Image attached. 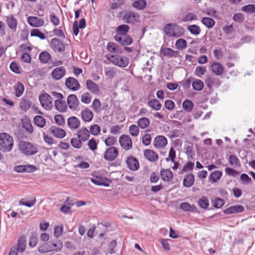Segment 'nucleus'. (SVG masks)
Here are the masks:
<instances>
[{
	"label": "nucleus",
	"mask_w": 255,
	"mask_h": 255,
	"mask_svg": "<svg viewBox=\"0 0 255 255\" xmlns=\"http://www.w3.org/2000/svg\"><path fill=\"white\" fill-rule=\"evenodd\" d=\"M164 32L170 37H179L183 35L184 28L175 23H168L163 28Z\"/></svg>",
	"instance_id": "obj_1"
},
{
	"label": "nucleus",
	"mask_w": 255,
	"mask_h": 255,
	"mask_svg": "<svg viewBox=\"0 0 255 255\" xmlns=\"http://www.w3.org/2000/svg\"><path fill=\"white\" fill-rule=\"evenodd\" d=\"M13 145L12 137L7 133H0V150L3 152L10 151Z\"/></svg>",
	"instance_id": "obj_2"
},
{
	"label": "nucleus",
	"mask_w": 255,
	"mask_h": 255,
	"mask_svg": "<svg viewBox=\"0 0 255 255\" xmlns=\"http://www.w3.org/2000/svg\"><path fill=\"white\" fill-rule=\"evenodd\" d=\"M18 147L19 151L26 155H33L38 152L37 147L28 141H20Z\"/></svg>",
	"instance_id": "obj_3"
},
{
	"label": "nucleus",
	"mask_w": 255,
	"mask_h": 255,
	"mask_svg": "<svg viewBox=\"0 0 255 255\" xmlns=\"http://www.w3.org/2000/svg\"><path fill=\"white\" fill-rule=\"evenodd\" d=\"M105 57L113 64L120 67H126L129 64L128 58L126 56H122L116 54H107Z\"/></svg>",
	"instance_id": "obj_4"
},
{
	"label": "nucleus",
	"mask_w": 255,
	"mask_h": 255,
	"mask_svg": "<svg viewBox=\"0 0 255 255\" xmlns=\"http://www.w3.org/2000/svg\"><path fill=\"white\" fill-rule=\"evenodd\" d=\"M39 102L41 106L46 110H51L53 108V99L46 93H42L39 96Z\"/></svg>",
	"instance_id": "obj_5"
},
{
	"label": "nucleus",
	"mask_w": 255,
	"mask_h": 255,
	"mask_svg": "<svg viewBox=\"0 0 255 255\" xmlns=\"http://www.w3.org/2000/svg\"><path fill=\"white\" fill-rule=\"evenodd\" d=\"M119 142L122 148L125 150H130L132 147V141L128 135H122L120 137Z\"/></svg>",
	"instance_id": "obj_6"
},
{
	"label": "nucleus",
	"mask_w": 255,
	"mask_h": 255,
	"mask_svg": "<svg viewBox=\"0 0 255 255\" xmlns=\"http://www.w3.org/2000/svg\"><path fill=\"white\" fill-rule=\"evenodd\" d=\"M118 154V148L115 146H112L106 150L104 158L106 160L111 161L116 159Z\"/></svg>",
	"instance_id": "obj_7"
},
{
	"label": "nucleus",
	"mask_w": 255,
	"mask_h": 255,
	"mask_svg": "<svg viewBox=\"0 0 255 255\" xmlns=\"http://www.w3.org/2000/svg\"><path fill=\"white\" fill-rule=\"evenodd\" d=\"M36 170V166L30 164L17 165L13 168V170L17 173H31L35 171Z\"/></svg>",
	"instance_id": "obj_8"
},
{
	"label": "nucleus",
	"mask_w": 255,
	"mask_h": 255,
	"mask_svg": "<svg viewBox=\"0 0 255 255\" xmlns=\"http://www.w3.org/2000/svg\"><path fill=\"white\" fill-rule=\"evenodd\" d=\"M65 85L70 90L76 91L80 89V84L77 79L70 77L65 80Z\"/></svg>",
	"instance_id": "obj_9"
},
{
	"label": "nucleus",
	"mask_w": 255,
	"mask_h": 255,
	"mask_svg": "<svg viewBox=\"0 0 255 255\" xmlns=\"http://www.w3.org/2000/svg\"><path fill=\"white\" fill-rule=\"evenodd\" d=\"M66 70L63 67H59L55 68L51 74V77L54 80L61 79L66 74Z\"/></svg>",
	"instance_id": "obj_10"
},
{
	"label": "nucleus",
	"mask_w": 255,
	"mask_h": 255,
	"mask_svg": "<svg viewBox=\"0 0 255 255\" xmlns=\"http://www.w3.org/2000/svg\"><path fill=\"white\" fill-rule=\"evenodd\" d=\"M139 15L134 12L128 11L126 12L123 17V20L128 23H134L139 18Z\"/></svg>",
	"instance_id": "obj_11"
},
{
	"label": "nucleus",
	"mask_w": 255,
	"mask_h": 255,
	"mask_svg": "<svg viewBox=\"0 0 255 255\" xmlns=\"http://www.w3.org/2000/svg\"><path fill=\"white\" fill-rule=\"evenodd\" d=\"M27 21L30 26L35 27L42 26L45 23V21L43 19L33 16H29L27 18Z\"/></svg>",
	"instance_id": "obj_12"
},
{
	"label": "nucleus",
	"mask_w": 255,
	"mask_h": 255,
	"mask_svg": "<svg viewBox=\"0 0 255 255\" xmlns=\"http://www.w3.org/2000/svg\"><path fill=\"white\" fill-rule=\"evenodd\" d=\"M167 144V139L163 135L156 136L153 141V145L156 148H162L165 147Z\"/></svg>",
	"instance_id": "obj_13"
},
{
	"label": "nucleus",
	"mask_w": 255,
	"mask_h": 255,
	"mask_svg": "<svg viewBox=\"0 0 255 255\" xmlns=\"http://www.w3.org/2000/svg\"><path fill=\"white\" fill-rule=\"evenodd\" d=\"M51 47L55 51L57 52H62L65 50V46L62 42L57 38L51 39Z\"/></svg>",
	"instance_id": "obj_14"
},
{
	"label": "nucleus",
	"mask_w": 255,
	"mask_h": 255,
	"mask_svg": "<svg viewBox=\"0 0 255 255\" xmlns=\"http://www.w3.org/2000/svg\"><path fill=\"white\" fill-rule=\"evenodd\" d=\"M128 167L132 171H136L139 168L138 160L132 156H128L126 160Z\"/></svg>",
	"instance_id": "obj_15"
},
{
	"label": "nucleus",
	"mask_w": 255,
	"mask_h": 255,
	"mask_svg": "<svg viewBox=\"0 0 255 255\" xmlns=\"http://www.w3.org/2000/svg\"><path fill=\"white\" fill-rule=\"evenodd\" d=\"M86 85L87 89L91 93L98 95L100 93V87L95 82L91 80H87L86 81Z\"/></svg>",
	"instance_id": "obj_16"
},
{
	"label": "nucleus",
	"mask_w": 255,
	"mask_h": 255,
	"mask_svg": "<svg viewBox=\"0 0 255 255\" xmlns=\"http://www.w3.org/2000/svg\"><path fill=\"white\" fill-rule=\"evenodd\" d=\"M6 22L10 29L16 31L17 26V20L13 14L5 16Z\"/></svg>",
	"instance_id": "obj_17"
},
{
	"label": "nucleus",
	"mask_w": 255,
	"mask_h": 255,
	"mask_svg": "<svg viewBox=\"0 0 255 255\" xmlns=\"http://www.w3.org/2000/svg\"><path fill=\"white\" fill-rule=\"evenodd\" d=\"M79 101L75 95H70L67 98V104L69 108L73 110H76L78 106Z\"/></svg>",
	"instance_id": "obj_18"
},
{
	"label": "nucleus",
	"mask_w": 255,
	"mask_h": 255,
	"mask_svg": "<svg viewBox=\"0 0 255 255\" xmlns=\"http://www.w3.org/2000/svg\"><path fill=\"white\" fill-rule=\"evenodd\" d=\"M244 210V207L241 205H234L231 206L223 211L225 214H233L235 213H241Z\"/></svg>",
	"instance_id": "obj_19"
},
{
	"label": "nucleus",
	"mask_w": 255,
	"mask_h": 255,
	"mask_svg": "<svg viewBox=\"0 0 255 255\" xmlns=\"http://www.w3.org/2000/svg\"><path fill=\"white\" fill-rule=\"evenodd\" d=\"M143 154L146 159L150 162H156L158 159L157 154L151 149H145Z\"/></svg>",
	"instance_id": "obj_20"
},
{
	"label": "nucleus",
	"mask_w": 255,
	"mask_h": 255,
	"mask_svg": "<svg viewBox=\"0 0 255 255\" xmlns=\"http://www.w3.org/2000/svg\"><path fill=\"white\" fill-rule=\"evenodd\" d=\"M114 39L116 41L124 45H129L132 43V39L128 35L119 37L118 36H115Z\"/></svg>",
	"instance_id": "obj_21"
},
{
	"label": "nucleus",
	"mask_w": 255,
	"mask_h": 255,
	"mask_svg": "<svg viewBox=\"0 0 255 255\" xmlns=\"http://www.w3.org/2000/svg\"><path fill=\"white\" fill-rule=\"evenodd\" d=\"M78 138L82 141H87L90 137L89 130L86 128H82L77 132Z\"/></svg>",
	"instance_id": "obj_22"
},
{
	"label": "nucleus",
	"mask_w": 255,
	"mask_h": 255,
	"mask_svg": "<svg viewBox=\"0 0 255 255\" xmlns=\"http://www.w3.org/2000/svg\"><path fill=\"white\" fill-rule=\"evenodd\" d=\"M129 29V27L127 24L120 25L115 29V32L116 33L115 36H118L119 37L127 35Z\"/></svg>",
	"instance_id": "obj_23"
},
{
	"label": "nucleus",
	"mask_w": 255,
	"mask_h": 255,
	"mask_svg": "<svg viewBox=\"0 0 255 255\" xmlns=\"http://www.w3.org/2000/svg\"><path fill=\"white\" fill-rule=\"evenodd\" d=\"M67 124L68 127L71 129L78 128L80 125L79 120L75 117H71L68 119Z\"/></svg>",
	"instance_id": "obj_24"
},
{
	"label": "nucleus",
	"mask_w": 255,
	"mask_h": 255,
	"mask_svg": "<svg viewBox=\"0 0 255 255\" xmlns=\"http://www.w3.org/2000/svg\"><path fill=\"white\" fill-rule=\"evenodd\" d=\"M51 133L55 137L58 138H62L64 137L66 134V131L64 129L53 126L51 127Z\"/></svg>",
	"instance_id": "obj_25"
},
{
	"label": "nucleus",
	"mask_w": 255,
	"mask_h": 255,
	"mask_svg": "<svg viewBox=\"0 0 255 255\" xmlns=\"http://www.w3.org/2000/svg\"><path fill=\"white\" fill-rule=\"evenodd\" d=\"M93 117V113L88 108L85 109L81 112L82 119L85 122H91L92 120Z\"/></svg>",
	"instance_id": "obj_26"
},
{
	"label": "nucleus",
	"mask_w": 255,
	"mask_h": 255,
	"mask_svg": "<svg viewBox=\"0 0 255 255\" xmlns=\"http://www.w3.org/2000/svg\"><path fill=\"white\" fill-rule=\"evenodd\" d=\"M26 237L25 236H22L19 238L17 241V247L15 249L19 253H23L26 248Z\"/></svg>",
	"instance_id": "obj_27"
},
{
	"label": "nucleus",
	"mask_w": 255,
	"mask_h": 255,
	"mask_svg": "<svg viewBox=\"0 0 255 255\" xmlns=\"http://www.w3.org/2000/svg\"><path fill=\"white\" fill-rule=\"evenodd\" d=\"M212 72L217 75H221L224 72L222 65L218 62H214L211 66Z\"/></svg>",
	"instance_id": "obj_28"
},
{
	"label": "nucleus",
	"mask_w": 255,
	"mask_h": 255,
	"mask_svg": "<svg viewBox=\"0 0 255 255\" xmlns=\"http://www.w3.org/2000/svg\"><path fill=\"white\" fill-rule=\"evenodd\" d=\"M194 176L192 173H189L186 175L184 178L183 184L185 187H191L194 182Z\"/></svg>",
	"instance_id": "obj_29"
},
{
	"label": "nucleus",
	"mask_w": 255,
	"mask_h": 255,
	"mask_svg": "<svg viewBox=\"0 0 255 255\" xmlns=\"http://www.w3.org/2000/svg\"><path fill=\"white\" fill-rule=\"evenodd\" d=\"M160 176L163 180L168 182L172 179L173 174L172 171L169 169H163L160 171Z\"/></svg>",
	"instance_id": "obj_30"
},
{
	"label": "nucleus",
	"mask_w": 255,
	"mask_h": 255,
	"mask_svg": "<svg viewBox=\"0 0 255 255\" xmlns=\"http://www.w3.org/2000/svg\"><path fill=\"white\" fill-rule=\"evenodd\" d=\"M24 86L21 82H17L13 86L14 90V95L15 97L19 98L22 96L24 91Z\"/></svg>",
	"instance_id": "obj_31"
},
{
	"label": "nucleus",
	"mask_w": 255,
	"mask_h": 255,
	"mask_svg": "<svg viewBox=\"0 0 255 255\" xmlns=\"http://www.w3.org/2000/svg\"><path fill=\"white\" fill-rule=\"evenodd\" d=\"M160 52L165 56L168 57H177L178 52L174 51L170 48H163L160 50Z\"/></svg>",
	"instance_id": "obj_32"
},
{
	"label": "nucleus",
	"mask_w": 255,
	"mask_h": 255,
	"mask_svg": "<svg viewBox=\"0 0 255 255\" xmlns=\"http://www.w3.org/2000/svg\"><path fill=\"white\" fill-rule=\"evenodd\" d=\"M107 49L110 52L121 54L122 50L115 42H109L107 46Z\"/></svg>",
	"instance_id": "obj_33"
},
{
	"label": "nucleus",
	"mask_w": 255,
	"mask_h": 255,
	"mask_svg": "<svg viewBox=\"0 0 255 255\" xmlns=\"http://www.w3.org/2000/svg\"><path fill=\"white\" fill-rule=\"evenodd\" d=\"M205 84L208 87L211 88L212 86L218 87L220 82L218 78L209 77L206 78Z\"/></svg>",
	"instance_id": "obj_34"
},
{
	"label": "nucleus",
	"mask_w": 255,
	"mask_h": 255,
	"mask_svg": "<svg viewBox=\"0 0 255 255\" xmlns=\"http://www.w3.org/2000/svg\"><path fill=\"white\" fill-rule=\"evenodd\" d=\"M223 174V172L220 170H216L212 172L210 176L209 180L212 183H215L219 181Z\"/></svg>",
	"instance_id": "obj_35"
},
{
	"label": "nucleus",
	"mask_w": 255,
	"mask_h": 255,
	"mask_svg": "<svg viewBox=\"0 0 255 255\" xmlns=\"http://www.w3.org/2000/svg\"><path fill=\"white\" fill-rule=\"evenodd\" d=\"M131 5L137 9L142 10L146 6V0H134Z\"/></svg>",
	"instance_id": "obj_36"
},
{
	"label": "nucleus",
	"mask_w": 255,
	"mask_h": 255,
	"mask_svg": "<svg viewBox=\"0 0 255 255\" xmlns=\"http://www.w3.org/2000/svg\"><path fill=\"white\" fill-rule=\"evenodd\" d=\"M198 204L202 209H208L209 206V201L208 198L206 196H202L198 200Z\"/></svg>",
	"instance_id": "obj_37"
},
{
	"label": "nucleus",
	"mask_w": 255,
	"mask_h": 255,
	"mask_svg": "<svg viewBox=\"0 0 255 255\" xmlns=\"http://www.w3.org/2000/svg\"><path fill=\"white\" fill-rule=\"evenodd\" d=\"M137 123L138 127L141 129H145L149 126L150 121L147 118L143 117L138 119Z\"/></svg>",
	"instance_id": "obj_38"
},
{
	"label": "nucleus",
	"mask_w": 255,
	"mask_h": 255,
	"mask_svg": "<svg viewBox=\"0 0 255 255\" xmlns=\"http://www.w3.org/2000/svg\"><path fill=\"white\" fill-rule=\"evenodd\" d=\"M38 251L41 254H44L52 252V249L50 247V243H46L39 246Z\"/></svg>",
	"instance_id": "obj_39"
},
{
	"label": "nucleus",
	"mask_w": 255,
	"mask_h": 255,
	"mask_svg": "<svg viewBox=\"0 0 255 255\" xmlns=\"http://www.w3.org/2000/svg\"><path fill=\"white\" fill-rule=\"evenodd\" d=\"M105 74L109 79H112L117 73L118 70L115 68L107 67L105 69Z\"/></svg>",
	"instance_id": "obj_40"
},
{
	"label": "nucleus",
	"mask_w": 255,
	"mask_h": 255,
	"mask_svg": "<svg viewBox=\"0 0 255 255\" xmlns=\"http://www.w3.org/2000/svg\"><path fill=\"white\" fill-rule=\"evenodd\" d=\"M147 105L152 109L158 111L159 110L161 107V104L158 100L156 99H151L147 103Z\"/></svg>",
	"instance_id": "obj_41"
},
{
	"label": "nucleus",
	"mask_w": 255,
	"mask_h": 255,
	"mask_svg": "<svg viewBox=\"0 0 255 255\" xmlns=\"http://www.w3.org/2000/svg\"><path fill=\"white\" fill-rule=\"evenodd\" d=\"M241 10L248 14H252L255 12V4H248L242 6Z\"/></svg>",
	"instance_id": "obj_42"
},
{
	"label": "nucleus",
	"mask_w": 255,
	"mask_h": 255,
	"mask_svg": "<svg viewBox=\"0 0 255 255\" xmlns=\"http://www.w3.org/2000/svg\"><path fill=\"white\" fill-rule=\"evenodd\" d=\"M34 124L39 128H43L46 125L45 119L41 116H36L34 118Z\"/></svg>",
	"instance_id": "obj_43"
},
{
	"label": "nucleus",
	"mask_w": 255,
	"mask_h": 255,
	"mask_svg": "<svg viewBox=\"0 0 255 255\" xmlns=\"http://www.w3.org/2000/svg\"><path fill=\"white\" fill-rule=\"evenodd\" d=\"M201 22L206 27L208 28L213 27L215 24V20L213 19L208 17H205L202 18Z\"/></svg>",
	"instance_id": "obj_44"
},
{
	"label": "nucleus",
	"mask_w": 255,
	"mask_h": 255,
	"mask_svg": "<svg viewBox=\"0 0 255 255\" xmlns=\"http://www.w3.org/2000/svg\"><path fill=\"white\" fill-rule=\"evenodd\" d=\"M228 161L230 164L234 167H237L240 166V161L235 155H230L228 158Z\"/></svg>",
	"instance_id": "obj_45"
},
{
	"label": "nucleus",
	"mask_w": 255,
	"mask_h": 255,
	"mask_svg": "<svg viewBox=\"0 0 255 255\" xmlns=\"http://www.w3.org/2000/svg\"><path fill=\"white\" fill-rule=\"evenodd\" d=\"M51 58V55L47 51H43L39 55V59L43 63H47Z\"/></svg>",
	"instance_id": "obj_46"
},
{
	"label": "nucleus",
	"mask_w": 255,
	"mask_h": 255,
	"mask_svg": "<svg viewBox=\"0 0 255 255\" xmlns=\"http://www.w3.org/2000/svg\"><path fill=\"white\" fill-rule=\"evenodd\" d=\"M180 208L185 211L194 212L196 210V207L194 205H190L188 202H183L180 205Z\"/></svg>",
	"instance_id": "obj_47"
},
{
	"label": "nucleus",
	"mask_w": 255,
	"mask_h": 255,
	"mask_svg": "<svg viewBox=\"0 0 255 255\" xmlns=\"http://www.w3.org/2000/svg\"><path fill=\"white\" fill-rule=\"evenodd\" d=\"M194 104L192 101L189 100H185L182 103V107L183 110L187 112L192 111Z\"/></svg>",
	"instance_id": "obj_48"
},
{
	"label": "nucleus",
	"mask_w": 255,
	"mask_h": 255,
	"mask_svg": "<svg viewBox=\"0 0 255 255\" xmlns=\"http://www.w3.org/2000/svg\"><path fill=\"white\" fill-rule=\"evenodd\" d=\"M192 87L195 91H201L204 87V83L201 80L196 79L192 82Z\"/></svg>",
	"instance_id": "obj_49"
},
{
	"label": "nucleus",
	"mask_w": 255,
	"mask_h": 255,
	"mask_svg": "<svg viewBox=\"0 0 255 255\" xmlns=\"http://www.w3.org/2000/svg\"><path fill=\"white\" fill-rule=\"evenodd\" d=\"M187 29L190 32L195 35H199L201 32V29L199 26L196 24L190 25L187 26Z\"/></svg>",
	"instance_id": "obj_50"
},
{
	"label": "nucleus",
	"mask_w": 255,
	"mask_h": 255,
	"mask_svg": "<svg viewBox=\"0 0 255 255\" xmlns=\"http://www.w3.org/2000/svg\"><path fill=\"white\" fill-rule=\"evenodd\" d=\"M31 102L27 99H23L20 103V108L23 111H26L29 110Z\"/></svg>",
	"instance_id": "obj_51"
},
{
	"label": "nucleus",
	"mask_w": 255,
	"mask_h": 255,
	"mask_svg": "<svg viewBox=\"0 0 255 255\" xmlns=\"http://www.w3.org/2000/svg\"><path fill=\"white\" fill-rule=\"evenodd\" d=\"M175 47L178 50H183L187 47V42L185 39H179L175 43Z\"/></svg>",
	"instance_id": "obj_52"
},
{
	"label": "nucleus",
	"mask_w": 255,
	"mask_h": 255,
	"mask_svg": "<svg viewBox=\"0 0 255 255\" xmlns=\"http://www.w3.org/2000/svg\"><path fill=\"white\" fill-rule=\"evenodd\" d=\"M55 108L60 112H64L66 110V105L64 102H63L61 100L55 101Z\"/></svg>",
	"instance_id": "obj_53"
},
{
	"label": "nucleus",
	"mask_w": 255,
	"mask_h": 255,
	"mask_svg": "<svg viewBox=\"0 0 255 255\" xmlns=\"http://www.w3.org/2000/svg\"><path fill=\"white\" fill-rule=\"evenodd\" d=\"M82 141L77 138H72L70 140V142L72 146L77 149H80L82 146Z\"/></svg>",
	"instance_id": "obj_54"
},
{
	"label": "nucleus",
	"mask_w": 255,
	"mask_h": 255,
	"mask_svg": "<svg viewBox=\"0 0 255 255\" xmlns=\"http://www.w3.org/2000/svg\"><path fill=\"white\" fill-rule=\"evenodd\" d=\"M128 130L130 134L133 136H137L139 134V127L135 125L130 126Z\"/></svg>",
	"instance_id": "obj_55"
},
{
	"label": "nucleus",
	"mask_w": 255,
	"mask_h": 255,
	"mask_svg": "<svg viewBox=\"0 0 255 255\" xmlns=\"http://www.w3.org/2000/svg\"><path fill=\"white\" fill-rule=\"evenodd\" d=\"M30 35L31 36H36L39 37L41 39H45L46 37L44 33L41 32L38 29H34L31 30L30 32Z\"/></svg>",
	"instance_id": "obj_56"
},
{
	"label": "nucleus",
	"mask_w": 255,
	"mask_h": 255,
	"mask_svg": "<svg viewBox=\"0 0 255 255\" xmlns=\"http://www.w3.org/2000/svg\"><path fill=\"white\" fill-rule=\"evenodd\" d=\"M95 112H100L101 110V104L98 99H95L92 103V106Z\"/></svg>",
	"instance_id": "obj_57"
},
{
	"label": "nucleus",
	"mask_w": 255,
	"mask_h": 255,
	"mask_svg": "<svg viewBox=\"0 0 255 255\" xmlns=\"http://www.w3.org/2000/svg\"><path fill=\"white\" fill-rule=\"evenodd\" d=\"M117 243L116 240L111 241L108 246V251L110 254H114L115 253V249L117 247Z\"/></svg>",
	"instance_id": "obj_58"
},
{
	"label": "nucleus",
	"mask_w": 255,
	"mask_h": 255,
	"mask_svg": "<svg viewBox=\"0 0 255 255\" xmlns=\"http://www.w3.org/2000/svg\"><path fill=\"white\" fill-rule=\"evenodd\" d=\"M63 227L62 225L56 226L54 230V236L56 238H59L63 234Z\"/></svg>",
	"instance_id": "obj_59"
},
{
	"label": "nucleus",
	"mask_w": 255,
	"mask_h": 255,
	"mask_svg": "<svg viewBox=\"0 0 255 255\" xmlns=\"http://www.w3.org/2000/svg\"><path fill=\"white\" fill-rule=\"evenodd\" d=\"M101 131V128L98 125H93L90 127L89 132L92 135H97Z\"/></svg>",
	"instance_id": "obj_60"
},
{
	"label": "nucleus",
	"mask_w": 255,
	"mask_h": 255,
	"mask_svg": "<svg viewBox=\"0 0 255 255\" xmlns=\"http://www.w3.org/2000/svg\"><path fill=\"white\" fill-rule=\"evenodd\" d=\"M91 100L92 97L90 94L88 92L85 93L81 95V102L84 104H89L91 102Z\"/></svg>",
	"instance_id": "obj_61"
},
{
	"label": "nucleus",
	"mask_w": 255,
	"mask_h": 255,
	"mask_svg": "<svg viewBox=\"0 0 255 255\" xmlns=\"http://www.w3.org/2000/svg\"><path fill=\"white\" fill-rule=\"evenodd\" d=\"M206 70V67L204 66H197L195 70V75L198 77H201V76L205 74Z\"/></svg>",
	"instance_id": "obj_62"
},
{
	"label": "nucleus",
	"mask_w": 255,
	"mask_h": 255,
	"mask_svg": "<svg viewBox=\"0 0 255 255\" xmlns=\"http://www.w3.org/2000/svg\"><path fill=\"white\" fill-rule=\"evenodd\" d=\"M23 128L29 133H32L33 131V127L29 121H25L23 123Z\"/></svg>",
	"instance_id": "obj_63"
},
{
	"label": "nucleus",
	"mask_w": 255,
	"mask_h": 255,
	"mask_svg": "<svg viewBox=\"0 0 255 255\" xmlns=\"http://www.w3.org/2000/svg\"><path fill=\"white\" fill-rule=\"evenodd\" d=\"M233 19L236 22L241 23L244 21L245 17L243 13H238L233 15Z\"/></svg>",
	"instance_id": "obj_64"
}]
</instances>
